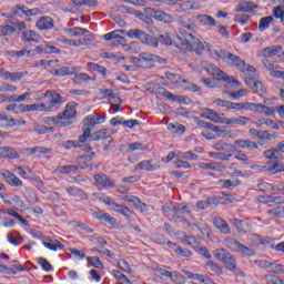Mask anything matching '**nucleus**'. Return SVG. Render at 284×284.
<instances>
[{"instance_id": "obj_23", "label": "nucleus", "mask_w": 284, "mask_h": 284, "mask_svg": "<svg viewBox=\"0 0 284 284\" xmlns=\"http://www.w3.org/2000/svg\"><path fill=\"white\" fill-rule=\"evenodd\" d=\"M168 245L171 250H173L176 256L184 257V258H190V256H192V252L190 250L183 248L176 245L175 243L169 242Z\"/></svg>"}, {"instance_id": "obj_62", "label": "nucleus", "mask_w": 284, "mask_h": 284, "mask_svg": "<svg viewBox=\"0 0 284 284\" xmlns=\"http://www.w3.org/2000/svg\"><path fill=\"white\" fill-rule=\"evenodd\" d=\"M26 6H16L11 10L14 17H26Z\"/></svg>"}, {"instance_id": "obj_56", "label": "nucleus", "mask_w": 284, "mask_h": 284, "mask_svg": "<svg viewBox=\"0 0 284 284\" xmlns=\"http://www.w3.org/2000/svg\"><path fill=\"white\" fill-rule=\"evenodd\" d=\"M260 114H264L265 116H272L275 112V109L270 108L267 105L260 104L258 111Z\"/></svg>"}, {"instance_id": "obj_33", "label": "nucleus", "mask_w": 284, "mask_h": 284, "mask_svg": "<svg viewBox=\"0 0 284 284\" xmlns=\"http://www.w3.org/2000/svg\"><path fill=\"white\" fill-rule=\"evenodd\" d=\"M256 4L252 1H243L235 7V12H252L255 10Z\"/></svg>"}, {"instance_id": "obj_59", "label": "nucleus", "mask_w": 284, "mask_h": 284, "mask_svg": "<svg viewBox=\"0 0 284 284\" xmlns=\"http://www.w3.org/2000/svg\"><path fill=\"white\" fill-rule=\"evenodd\" d=\"M92 129L88 128V126H83V134L80 135L79 138V142L80 143H85V141H88V139H92Z\"/></svg>"}, {"instance_id": "obj_50", "label": "nucleus", "mask_w": 284, "mask_h": 284, "mask_svg": "<svg viewBox=\"0 0 284 284\" xmlns=\"http://www.w3.org/2000/svg\"><path fill=\"white\" fill-rule=\"evenodd\" d=\"M17 29L10 24L0 26V37H8L10 34H14Z\"/></svg>"}, {"instance_id": "obj_60", "label": "nucleus", "mask_w": 284, "mask_h": 284, "mask_svg": "<svg viewBox=\"0 0 284 284\" xmlns=\"http://www.w3.org/2000/svg\"><path fill=\"white\" fill-rule=\"evenodd\" d=\"M130 152H136V150L145 151L148 150V145L139 142H133L129 144Z\"/></svg>"}, {"instance_id": "obj_36", "label": "nucleus", "mask_w": 284, "mask_h": 284, "mask_svg": "<svg viewBox=\"0 0 284 284\" xmlns=\"http://www.w3.org/2000/svg\"><path fill=\"white\" fill-rule=\"evenodd\" d=\"M13 172L18 174V176H21L22 179H32V176H34L32 171L26 166H16L13 169Z\"/></svg>"}, {"instance_id": "obj_64", "label": "nucleus", "mask_w": 284, "mask_h": 284, "mask_svg": "<svg viewBox=\"0 0 284 284\" xmlns=\"http://www.w3.org/2000/svg\"><path fill=\"white\" fill-rule=\"evenodd\" d=\"M271 174H276V172H284V164L276 163L273 166L268 168Z\"/></svg>"}, {"instance_id": "obj_15", "label": "nucleus", "mask_w": 284, "mask_h": 284, "mask_svg": "<svg viewBox=\"0 0 284 284\" xmlns=\"http://www.w3.org/2000/svg\"><path fill=\"white\" fill-rule=\"evenodd\" d=\"M263 65L270 72L271 77L275 79H284V71H278V64L275 62H270V60H263Z\"/></svg>"}, {"instance_id": "obj_42", "label": "nucleus", "mask_w": 284, "mask_h": 284, "mask_svg": "<svg viewBox=\"0 0 284 284\" xmlns=\"http://www.w3.org/2000/svg\"><path fill=\"white\" fill-rule=\"evenodd\" d=\"M223 92L224 94H227L231 99H235L236 101H239V99H243V97H247V89H240L235 92L224 90Z\"/></svg>"}, {"instance_id": "obj_37", "label": "nucleus", "mask_w": 284, "mask_h": 284, "mask_svg": "<svg viewBox=\"0 0 284 284\" xmlns=\"http://www.w3.org/2000/svg\"><path fill=\"white\" fill-rule=\"evenodd\" d=\"M42 245L47 247V250H51V252H58V250H63L64 246L61 244V242L57 240H51L48 242H42Z\"/></svg>"}, {"instance_id": "obj_31", "label": "nucleus", "mask_w": 284, "mask_h": 284, "mask_svg": "<svg viewBox=\"0 0 284 284\" xmlns=\"http://www.w3.org/2000/svg\"><path fill=\"white\" fill-rule=\"evenodd\" d=\"M282 48L277 47H267L260 51V57H264L265 59H270V57H276L281 52Z\"/></svg>"}, {"instance_id": "obj_12", "label": "nucleus", "mask_w": 284, "mask_h": 284, "mask_svg": "<svg viewBox=\"0 0 284 284\" xmlns=\"http://www.w3.org/2000/svg\"><path fill=\"white\" fill-rule=\"evenodd\" d=\"M100 95L102 99H110L112 110L111 114H114L121 110V99L114 97V91L111 89L101 90Z\"/></svg>"}, {"instance_id": "obj_24", "label": "nucleus", "mask_w": 284, "mask_h": 284, "mask_svg": "<svg viewBox=\"0 0 284 284\" xmlns=\"http://www.w3.org/2000/svg\"><path fill=\"white\" fill-rule=\"evenodd\" d=\"M36 52H38V54H60L61 50L54 45L42 44L36 48Z\"/></svg>"}, {"instance_id": "obj_16", "label": "nucleus", "mask_w": 284, "mask_h": 284, "mask_svg": "<svg viewBox=\"0 0 284 284\" xmlns=\"http://www.w3.org/2000/svg\"><path fill=\"white\" fill-rule=\"evenodd\" d=\"M168 85L171 88H185V83H190L189 81L182 79L181 75L174 73H166Z\"/></svg>"}, {"instance_id": "obj_35", "label": "nucleus", "mask_w": 284, "mask_h": 284, "mask_svg": "<svg viewBox=\"0 0 284 284\" xmlns=\"http://www.w3.org/2000/svg\"><path fill=\"white\" fill-rule=\"evenodd\" d=\"M196 20L201 26H209V27H214L216 26V20L212 18V16L207 14H199L196 16Z\"/></svg>"}, {"instance_id": "obj_43", "label": "nucleus", "mask_w": 284, "mask_h": 284, "mask_svg": "<svg viewBox=\"0 0 284 284\" xmlns=\"http://www.w3.org/2000/svg\"><path fill=\"white\" fill-rule=\"evenodd\" d=\"M230 255V252H227L225 248H217L213 252V256L222 263L225 262Z\"/></svg>"}, {"instance_id": "obj_41", "label": "nucleus", "mask_w": 284, "mask_h": 284, "mask_svg": "<svg viewBox=\"0 0 284 284\" xmlns=\"http://www.w3.org/2000/svg\"><path fill=\"white\" fill-rule=\"evenodd\" d=\"M182 12H187V10H201V4H196L194 0H187L180 4Z\"/></svg>"}, {"instance_id": "obj_34", "label": "nucleus", "mask_w": 284, "mask_h": 284, "mask_svg": "<svg viewBox=\"0 0 284 284\" xmlns=\"http://www.w3.org/2000/svg\"><path fill=\"white\" fill-rule=\"evenodd\" d=\"M59 43H63L64 45H71L72 48H81V45H85V41L79 40H70L65 38H57Z\"/></svg>"}, {"instance_id": "obj_30", "label": "nucleus", "mask_w": 284, "mask_h": 284, "mask_svg": "<svg viewBox=\"0 0 284 284\" xmlns=\"http://www.w3.org/2000/svg\"><path fill=\"white\" fill-rule=\"evenodd\" d=\"M235 145L239 149L245 150H258V144L256 142H252L250 140H236Z\"/></svg>"}, {"instance_id": "obj_54", "label": "nucleus", "mask_w": 284, "mask_h": 284, "mask_svg": "<svg viewBox=\"0 0 284 284\" xmlns=\"http://www.w3.org/2000/svg\"><path fill=\"white\" fill-rule=\"evenodd\" d=\"M182 272L185 274V276H187L192 281H199L200 283H205V277H203V275L193 274L192 272L186 270H182Z\"/></svg>"}, {"instance_id": "obj_63", "label": "nucleus", "mask_w": 284, "mask_h": 284, "mask_svg": "<svg viewBox=\"0 0 284 284\" xmlns=\"http://www.w3.org/2000/svg\"><path fill=\"white\" fill-rule=\"evenodd\" d=\"M38 263L44 272H50L52 270V265L50 264V262H48V260L43 257H39Z\"/></svg>"}, {"instance_id": "obj_44", "label": "nucleus", "mask_w": 284, "mask_h": 284, "mask_svg": "<svg viewBox=\"0 0 284 284\" xmlns=\"http://www.w3.org/2000/svg\"><path fill=\"white\" fill-rule=\"evenodd\" d=\"M26 112H34L33 104H16V114H23Z\"/></svg>"}, {"instance_id": "obj_26", "label": "nucleus", "mask_w": 284, "mask_h": 284, "mask_svg": "<svg viewBox=\"0 0 284 284\" xmlns=\"http://www.w3.org/2000/svg\"><path fill=\"white\" fill-rule=\"evenodd\" d=\"M22 41H33L34 43H39V41H41V36L34 30L27 29L22 32Z\"/></svg>"}, {"instance_id": "obj_28", "label": "nucleus", "mask_w": 284, "mask_h": 284, "mask_svg": "<svg viewBox=\"0 0 284 284\" xmlns=\"http://www.w3.org/2000/svg\"><path fill=\"white\" fill-rule=\"evenodd\" d=\"M51 74L54 77H70V74H77V71L72 67H62L60 69L51 70Z\"/></svg>"}, {"instance_id": "obj_4", "label": "nucleus", "mask_w": 284, "mask_h": 284, "mask_svg": "<svg viewBox=\"0 0 284 284\" xmlns=\"http://www.w3.org/2000/svg\"><path fill=\"white\" fill-rule=\"evenodd\" d=\"M93 196L99 201H102V203L105 205H109L114 212L123 214V216H128L129 219L132 216V212L128 209V206L115 203L112 197L104 196L102 193H93Z\"/></svg>"}, {"instance_id": "obj_49", "label": "nucleus", "mask_w": 284, "mask_h": 284, "mask_svg": "<svg viewBox=\"0 0 284 284\" xmlns=\"http://www.w3.org/2000/svg\"><path fill=\"white\" fill-rule=\"evenodd\" d=\"M261 103L254 102H242V110H247L248 112H258Z\"/></svg>"}, {"instance_id": "obj_46", "label": "nucleus", "mask_w": 284, "mask_h": 284, "mask_svg": "<svg viewBox=\"0 0 284 284\" xmlns=\"http://www.w3.org/2000/svg\"><path fill=\"white\" fill-rule=\"evenodd\" d=\"M169 132H172L173 134H183L185 132V128L180 123H170L168 124Z\"/></svg>"}, {"instance_id": "obj_51", "label": "nucleus", "mask_w": 284, "mask_h": 284, "mask_svg": "<svg viewBox=\"0 0 284 284\" xmlns=\"http://www.w3.org/2000/svg\"><path fill=\"white\" fill-rule=\"evenodd\" d=\"M223 263L226 266V270H230L231 272H236V260L232 257V255L227 256Z\"/></svg>"}, {"instance_id": "obj_6", "label": "nucleus", "mask_w": 284, "mask_h": 284, "mask_svg": "<svg viewBox=\"0 0 284 284\" xmlns=\"http://www.w3.org/2000/svg\"><path fill=\"white\" fill-rule=\"evenodd\" d=\"M138 62L140 68H152L154 63H165V59L154 53L143 52L139 54Z\"/></svg>"}, {"instance_id": "obj_39", "label": "nucleus", "mask_w": 284, "mask_h": 284, "mask_svg": "<svg viewBox=\"0 0 284 284\" xmlns=\"http://www.w3.org/2000/svg\"><path fill=\"white\" fill-rule=\"evenodd\" d=\"M272 23H274V17L268 16V17L261 18L258 23L260 32H265V30H267V28H270Z\"/></svg>"}, {"instance_id": "obj_47", "label": "nucleus", "mask_w": 284, "mask_h": 284, "mask_svg": "<svg viewBox=\"0 0 284 284\" xmlns=\"http://www.w3.org/2000/svg\"><path fill=\"white\" fill-rule=\"evenodd\" d=\"M88 68H90V70H93L94 72H99V74H102V77H108V70L105 69V67H101L94 62H89Z\"/></svg>"}, {"instance_id": "obj_57", "label": "nucleus", "mask_w": 284, "mask_h": 284, "mask_svg": "<svg viewBox=\"0 0 284 284\" xmlns=\"http://www.w3.org/2000/svg\"><path fill=\"white\" fill-rule=\"evenodd\" d=\"M116 34H125L124 30H115L111 31L103 36L104 41H114L116 39Z\"/></svg>"}, {"instance_id": "obj_21", "label": "nucleus", "mask_w": 284, "mask_h": 284, "mask_svg": "<svg viewBox=\"0 0 284 284\" xmlns=\"http://www.w3.org/2000/svg\"><path fill=\"white\" fill-rule=\"evenodd\" d=\"M122 201H126V203H132L134 207H136L140 212H148V205L141 202L136 196L124 195Z\"/></svg>"}, {"instance_id": "obj_1", "label": "nucleus", "mask_w": 284, "mask_h": 284, "mask_svg": "<svg viewBox=\"0 0 284 284\" xmlns=\"http://www.w3.org/2000/svg\"><path fill=\"white\" fill-rule=\"evenodd\" d=\"M206 52L215 59L216 61H224L225 63H230V65H234L240 70V72H243V74H251V77H256V69L250 64H245V61H243L239 55H234L233 53H230L227 51H217L216 48L206 44Z\"/></svg>"}, {"instance_id": "obj_3", "label": "nucleus", "mask_w": 284, "mask_h": 284, "mask_svg": "<svg viewBox=\"0 0 284 284\" xmlns=\"http://www.w3.org/2000/svg\"><path fill=\"white\" fill-rule=\"evenodd\" d=\"M201 65L202 68H204V70H206V72L212 74V77H214V79H216L217 81L229 82L230 87L233 90H237L241 87V82H239V80H235L234 78H230L227 73L221 71V69H219L216 65L207 62H202Z\"/></svg>"}, {"instance_id": "obj_13", "label": "nucleus", "mask_w": 284, "mask_h": 284, "mask_svg": "<svg viewBox=\"0 0 284 284\" xmlns=\"http://www.w3.org/2000/svg\"><path fill=\"white\" fill-rule=\"evenodd\" d=\"M1 176L4 179L6 183H9L11 187H21L23 186V181L17 178V175L8 170L1 171Z\"/></svg>"}, {"instance_id": "obj_18", "label": "nucleus", "mask_w": 284, "mask_h": 284, "mask_svg": "<svg viewBox=\"0 0 284 284\" xmlns=\"http://www.w3.org/2000/svg\"><path fill=\"white\" fill-rule=\"evenodd\" d=\"M101 123H105V115L94 114L89 115L83 120V126L90 128V130H92L94 125H101Z\"/></svg>"}, {"instance_id": "obj_38", "label": "nucleus", "mask_w": 284, "mask_h": 284, "mask_svg": "<svg viewBox=\"0 0 284 284\" xmlns=\"http://www.w3.org/2000/svg\"><path fill=\"white\" fill-rule=\"evenodd\" d=\"M214 225L222 234H230V226L227 225V222H225L223 219L217 217L214 220Z\"/></svg>"}, {"instance_id": "obj_19", "label": "nucleus", "mask_w": 284, "mask_h": 284, "mask_svg": "<svg viewBox=\"0 0 284 284\" xmlns=\"http://www.w3.org/2000/svg\"><path fill=\"white\" fill-rule=\"evenodd\" d=\"M140 68L141 65H139L138 57L125 58V64H123L125 72H136V70H140Z\"/></svg>"}, {"instance_id": "obj_53", "label": "nucleus", "mask_w": 284, "mask_h": 284, "mask_svg": "<svg viewBox=\"0 0 284 284\" xmlns=\"http://www.w3.org/2000/svg\"><path fill=\"white\" fill-rule=\"evenodd\" d=\"M108 129H102L93 134H91L92 141H102L108 136Z\"/></svg>"}, {"instance_id": "obj_45", "label": "nucleus", "mask_w": 284, "mask_h": 284, "mask_svg": "<svg viewBox=\"0 0 284 284\" xmlns=\"http://www.w3.org/2000/svg\"><path fill=\"white\" fill-rule=\"evenodd\" d=\"M44 123H47V125H54L55 128H63L59 115L44 118Z\"/></svg>"}, {"instance_id": "obj_52", "label": "nucleus", "mask_w": 284, "mask_h": 284, "mask_svg": "<svg viewBox=\"0 0 284 284\" xmlns=\"http://www.w3.org/2000/svg\"><path fill=\"white\" fill-rule=\"evenodd\" d=\"M30 97H31L30 92H24V93L18 95L17 98H13V97L9 98L8 101H9V103L12 101H14L16 103H23V101H28L30 99Z\"/></svg>"}, {"instance_id": "obj_14", "label": "nucleus", "mask_w": 284, "mask_h": 284, "mask_svg": "<svg viewBox=\"0 0 284 284\" xmlns=\"http://www.w3.org/2000/svg\"><path fill=\"white\" fill-rule=\"evenodd\" d=\"M160 168L161 163L159 160H144L135 165V170H144L145 172H154V170Z\"/></svg>"}, {"instance_id": "obj_55", "label": "nucleus", "mask_w": 284, "mask_h": 284, "mask_svg": "<svg viewBox=\"0 0 284 284\" xmlns=\"http://www.w3.org/2000/svg\"><path fill=\"white\" fill-rule=\"evenodd\" d=\"M260 141H272L276 139V133H270L268 131H260Z\"/></svg>"}, {"instance_id": "obj_17", "label": "nucleus", "mask_w": 284, "mask_h": 284, "mask_svg": "<svg viewBox=\"0 0 284 284\" xmlns=\"http://www.w3.org/2000/svg\"><path fill=\"white\" fill-rule=\"evenodd\" d=\"M200 116H202V119H206L207 121H212L213 123H223L224 121V119H221L219 113L213 109H202Z\"/></svg>"}, {"instance_id": "obj_27", "label": "nucleus", "mask_w": 284, "mask_h": 284, "mask_svg": "<svg viewBox=\"0 0 284 284\" xmlns=\"http://www.w3.org/2000/svg\"><path fill=\"white\" fill-rule=\"evenodd\" d=\"M0 159H19V153L13 148L1 146Z\"/></svg>"}, {"instance_id": "obj_58", "label": "nucleus", "mask_w": 284, "mask_h": 284, "mask_svg": "<svg viewBox=\"0 0 284 284\" xmlns=\"http://www.w3.org/2000/svg\"><path fill=\"white\" fill-rule=\"evenodd\" d=\"M267 272L273 274H284V266L281 264L271 263Z\"/></svg>"}, {"instance_id": "obj_32", "label": "nucleus", "mask_w": 284, "mask_h": 284, "mask_svg": "<svg viewBox=\"0 0 284 284\" xmlns=\"http://www.w3.org/2000/svg\"><path fill=\"white\" fill-rule=\"evenodd\" d=\"M64 34H67V37H83V34L88 33L87 29L83 28H64L63 29Z\"/></svg>"}, {"instance_id": "obj_5", "label": "nucleus", "mask_w": 284, "mask_h": 284, "mask_svg": "<svg viewBox=\"0 0 284 284\" xmlns=\"http://www.w3.org/2000/svg\"><path fill=\"white\" fill-rule=\"evenodd\" d=\"M185 45H189V48L193 50V52H196V54H205V52H207V43L201 42L199 38H194V36L190 33L186 34L183 45V48L187 50V47Z\"/></svg>"}, {"instance_id": "obj_20", "label": "nucleus", "mask_w": 284, "mask_h": 284, "mask_svg": "<svg viewBox=\"0 0 284 284\" xmlns=\"http://www.w3.org/2000/svg\"><path fill=\"white\" fill-rule=\"evenodd\" d=\"M36 27L38 30H52V28H54V20L48 16H44L37 21Z\"/></svg>"}, {"instance_id": "obj_22", "label": "nucleus", "mask_w": 284, "mask_h": 284, "mask_svg": "<svg viewBox=\"0 0 284 284\" xmlns=\"http://www.w3.org/2000/svg\"><path fill=\"white\" fill-rule=\"evenodd\" d=\"M225 125H247L250 123V118L240 115L237 118L227 119L224 118L223 122Z\"/></svg>"}, {"instance_id": "obj_9", "label": "nucleus", "mask_w": 284, "mask_h": 284, "mask_svg": "<svg viewBox=\"0 0 284 284\" xmlns=\"http://www.w3.org/2000/svg\"><path fill=\"white\" fill-rule=\"evenodd\" d=\"M200 125H202V128H210L212 132H214L221 139H234V136H239L237 131H232L221 126L212 125L207 122H201Z\"/></svg>"}, {"instance_id": "obj_8", "label": "nucleus", "mask_w": 284, "mask_h": 284, "mask_svg": "<svg viewBox=\"0 0 284 284\" xmlns=\"http://www.w3.org/2000/svg\"><path fill=\"white\" fill-rule=\"evenodd\" d=\"M226 245L232 252H236L241 256H254L255 254L253 248L241 244V242L234 239H226Z\"/></svg>"}, {"instance_id": "obj_11", "label": "nucleus", "mask_w": 284, "mask_h": 284, "mask_svg": "<svg viewBox=\"0 0 284 284\" xmlns=\"http://www.w3.org/2000/svg\"><path fill=\"white\" fill-rule=\"evenodd\" d=\"M159 41L163 43V45H176V48H183L185 45V39L174 36L173 33L160 36Z\"/></svg>"}, {"instance_id": "obj_61", "label": "nucleus", "mask_w": 284, "mask_h": 284, "mask_svg": "<svg viewBox=\"0 0 284 284\" xmlns=\"http://www.w3.org/2000/svg\"><path fill=\"white\" fill-rule=\"evenodd\" d=\"M39 14H43V10L41 8H33V9H28V7L26 8L24 17H37Z\"/></svg>"}, {"instance_id": "obj_2", "label": "nucleus", "mask_w": 284, "mask_h": 284, "mask_svg": "<svg viewBox=\"0 0 284 284\" xmlns=\"http://www.w3.org/2000/svg\"><path fill=\"white\" fill-rule=\"evenodd\" d=\"M33 103V112H48L61 103V94L54 91H47L36 98Z\"/></svg>"}, {"instance_id": "obj_25", "label": "nucleus", "mask_w": 284, "mask_h": 284, "mask_svg": "<svg viewBox=\"0 0 284 284\" xmlns=\"http://www.w3.org/2000/svg\"><path fill=\"white\" fill-rule=\"evenodd\" d=\"M94 181L102 187H114V181L110 180L108 175L99 173L94 175Z\"/></svg>"}, {"instance_id": "obj_29", "label": "nucleus", "mask_w": 284, "mask_h": 284, "mask_svg": "<svg viewBox=\"0 0 284 284\" xmlns=\"http://www.w3.org/2000/svg\"><path fill=\"white\" fill-rule=\"evenodd\" d=\"M245 82L247 83V85H251V83H253V90L260 97H263V94H265V92H267L265 87L263 85V83H261V81H254L253 79L245 78Z\"/></svg>"}, {"instance_id": "obj_7", "label": "nucleus", "mask_w": 284, "mask_h": 284, "mask_svg": "<svg viewBox=\"0 0 284 284\" xmlns=\"http://www.w3.org/2000/svg\"><path fill=\"white\" fill-rule=\"evenodd\" d=\"M58 116H60L62 128L72 125V119L77 118V106L74 102L68 103L63 112L59 113Z\"/></svg>"}, {"instance_id": "obj_48", "label": "nucleus", "mask_w": 284, "mask_h": 284, "mask_svg": "<svg viewBox=\"0 0 284 284\" xmlns=\"http://www.w3.org/2000/svg\"><path fill=\"white\" fill-rule=\"evenodd\" d=\"M142 43H145L146 45H150V48H159V38H154L148 33H145L144 40H142Z\"/></svg>"}, {"instance_id": "obj_40", "label": "nucleus", "mask_w": 284, "mask_h": 284, "mask_svg": "<svg viewBox=\"0 0 284 284\" xmlns=\"http://www.w3.org/2000/svg\"><path fill=\"white\" fill-rule=\"evenodd\" d=\"M126 37L129 39H138L139 41H145V32L139 30V29H131L126 31Z\"/></svg>"}, {"instance_id": "obj_10", "label": "nucleus", "mask_w": 284, "mask_h": 284, "mask_svg": "<svg viewBox=\"0 0 284 284\" xmlns=\"http://www.w3.org/2000/svg\"><path fill=\"white\" fill-rule=\"evenodd\" d=\"M145 14H149V17H152L156 21H161L162 23H173L174 17H172L170 13H165L163 10H156L153 8H145L144 9Z\"/></svg>"}]
</instances>
